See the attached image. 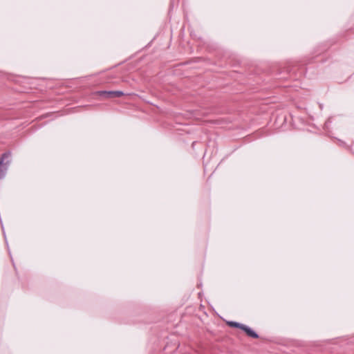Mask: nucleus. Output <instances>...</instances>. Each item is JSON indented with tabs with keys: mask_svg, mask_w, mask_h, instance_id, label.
<instances>
[{
	"mask_svg": "<svg viewBox=\"0 0 354 354\" xmlns=\"http://www.w3.org/2000/svg\"><path fill=\"white\" fill-rule=\"evenodd\" d=\"M10 157V153L6 152L4 153L0 158V180L3 178L6 174V171L10 162V160H9Z\"/></svg>",
	"mask_w": 354,
	"mask_h": 354,
	"instance_id": "nucleus-1",
	"label": "nucleus"
},
{
	"mask_svg": "<svg viewBox=\"0 0 354 354\" xmlns=\"http://www.w3.org/2000/svg\"><path fill=\"white\" fill-rule=\"evenodd\" d=\"M100 96L104 97L106 98H113V97H119L124 95V93L120 91H102L99 92Z\"/></svg>",
	"mask_w": 354,
	"mask_h": 354,
	"instance_id": "nucleus-2",
	"label": "nucleus"
},
{
	"mask_svg": "<svg viewBox=\"0 0 354 354\" xmlns=\"http://www.w3.org/2000/svg\"><path fill=\"white\" fill-rule=\"evenodd\" d=\"M243 330L245 331V333L251 337H253V338L259 337L258 334L255 331H254L252 328L247 326L246 325H244V326L243 327Z\"/></svg>",
	"mask_w": 354,
	"mask_h": 354,
	"instance_id": "nucleus-3",
	"label": "nucleus"
},
{
	"mask_svg": "<svg viewBox=\"0 0 354 354\" xmlns=\"http://www.w3.org/2000/svg\"><path fill=\"white\" fill-rule=\"evenodd\" d=\"M227 325L231 327L241 328V330H243V327L244 326V324H240V323L236 322H232V321L228 322Z\"/></svg>",
	"mask_w": 354,
	"mask_h": 354,
	"instance_id": "nucleus-4",
	"label": "nucleus"
}]
</instances>
